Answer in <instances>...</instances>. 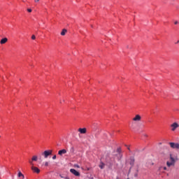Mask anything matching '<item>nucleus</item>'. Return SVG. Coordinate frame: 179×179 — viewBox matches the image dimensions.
<instances>
[{
	"mask_svg": "<svg viewBox=\"0 0 179 179\" xmlns=\"http://www.w3.org/2000/svg\"><path fill=\"white\" fill-rule=\"evenodd\" d=\"M55 159H57V155H54V156L52 157V159H53V160H55Z\"/></svg>",
	"mask_w": 179,
	"mask_h": 179,
	"instance_id": "obj_20",
	"label": "nucleus"
},
{
	"mask_svg": "<svg viewBox=\"0 0 179 179\" xmlns=\"http://www.w3.org/2000/svg\"><path fill=\"white\" fill-rule=\"evenodd\" d=\"M45 167H48V162H45Z\"/></svg>",
	"mask_w": 179,
	"mask_h": 179,
	"instance_id": "obj_21",
	"label": "nucleus"
},
{
	"mask_svg": "<svg viewBox=\"0 0 179 179\" xmlns=\"http://www.w3.org/2000/svg\"><path fill=\"white\" fill-rule=\"evenodd\" d=\"M170 159H171V162H166L168 167H171V166H174V163H176V160L174 159L173 156H171V155H170Z\"/></svg>",
	"mask_w": 179,
	"mask_h": 179,
	"instance_id": "obj_3",
	"label": "nucleus"
},
{
	"mask_svg": "<svg viewBox=\"0 0 179 179\" xmlns=\"http://www.w3.org/2000/svg\"><path fill=\"white\" fill-rule=\"evenodd\" d=\"M164 170H167V168L166 167H164Z\"/></svg>",
	"mask_w": 179,
	"mask_h": 179,
	"instance_id": "obj_28",
	"label": "nucleus"
},
{
	"mask_svg": "<svg viewBox=\"0 0 179 179\" xmlns=\"http://www.w3.org/2000/svg\"><path fill=\"white\" fill-rule=\"evenodd\" d=\"M122 158V154L121 153V148H118L116 150V152H114L113 154V158L110 159V162L113 164V163H115V159L116 160H121V159Z\"/></svg>",
	"mask_w": 179,
	"mask_h": 179,
	"instance_id": "obj_1",
	"label": "nucleus"
},
{
	"mask_svg": "<svg viewBox=\"0 0 179 179\" xmlns=\"http://www.w3.org/2000/svg\"><path fill=\"white\" fill-rule=\"evenodd\" d=\"M43 156H44L45 159L48 158V156H51V155H52V150H45L43 152Z\"/></svg>",
	"mask_w": 179,
	"mask_h": 179,
	"instance_id": "obj_2",
	"label": "nucleus"
},
{
	"mask_svg": "<svg viewBox=\"0 0 179 179\" xmlns=\"http://www.w3.org/2000/svg\"><path fill=\"white\" fill-rule=\"evenodd\" d=\"M64 179H71V178H69V177H68V176H66V177H64Z\"/></svg>",
	"mask_w": 179,
	"mask_h": 179,
	"instance_id": "obj_25",
	"label": "nucleus"
},
{
	"mask_svg": "<svg viewBox=\"0 0 179 179\" xmlns=\"http://www.w3.org/2000/svg\"><path fill=\"white\" fill-rule=\"evenodd\" d=\"M61 178H65V177L62 176V175H60Z\"/></svg>",
	"mask_w": 179,
	"mask_h": 179,
	"instance_id": "obj_27",
	"label": "nucleus"
},
{
	"mask_svg": "<svg viewBox=\"0 0 179 179\" xmlns=\"http://www.w3.org/2000/svg\"><path fill=\"white\" fill-rule=\"evenodd\" d=\"M66 31H68L66 29H64L61 32V36H65L66 34Z\"/></svg>",
	"mask_w": 179,
	"mask_h": 179,
	"instance_id": "obj_12",
	"label": "nucleus"
},
{
	"mask_svg": "<svg viewBox=\"0 0 179 179\" xmlns=\"http://www.w3.org/2000/svg\"><path fill=\"white\" fill-rule=\"evenodd\" d=\"M18 177H21L22 179H24V175H23L20 171L18 172Z\"/></svg>",
	"mask_w": 179,
	"mask_h": 179,
	"instance_id": "obj_13",
	"label": "nucleus"
},
{
	"mask_svg": "<svg viewBox=\"0 0 179 179\" xmlns=\"http://www.w3.org/2000/svg\"><path fill=\"white\" fill-rule=\"evenodd\" d=\"M128 150H129V148H128Z\"/></svg>",
	"mask_w": 179,
	"mask_h": 179,
	"instance_id": "obj_31",
	"label": "nucleus"
},
{
	"mask_svg": "<svg viewBox=\"0 0 179 179\" xmlns=\"http://www.w3.org/2000/svg\"><path fill=\"white\" fill-rule=\"evenodd\" d=\"M71 150L73 152H75V148L73 147V148H71Z\"/></svg>",
	"mask_w": 179,
	"mask_h": 179,
	"instance_id": "obj_22",
	"label": "nucleus"
},
{
	"mask_svg": "<svg viewBox=\"0 0 179 179\" xmlns=\"http://www.w3.org/2000/svg\"><path fill=\"white\" fill-rule=\"evenodd\" d=\"M29 164H31V166H34V164H33V160H29Z\"/></svg>",
	"mask_w": 179,
	"mask_h": 179,
	"instance_id": "obj_17",
	"label": "nucleus"
},
{
	"mask_svg": "<svg viewBox=\"0 0 179 179\" xmlns=\"http://www.w3.org/2000/svg\"><path fill=\"white\" fill-rule=\"evenodd\" d=\"M169 145L172 149H179V143H169Z\"/></svg>",
	"mask_w": 179,
	"mask_h": 179,
	"instance_id": "obj_5",
	"label": "nucleus"
},
{
	"mask_svg": "<svg viewBox=\"0 0 179 179\" xmlns=\"http://www.w3.org/2000/svg\"><path fill=\"white\" fill-rule=\"evenodd\" d=\"M179 24V22H178V21H176L175 22H174V24Z\"/></svg>",
	"mask_w": 179,
	"mask_h": 179,
	"instance_id": "obj_23",
	"label": "nucleus"
},
{
	"mask_svg": "<svg viewBox=\"0 0 179 179\" xmlns=\"http://www.w3.org/2000/svg\"><path fill=\"white\" fill-rule=\"evenodd\" d=\"M70 173H71V174H73V176H76V177H79L80 176V173L78 172V171L73 169H70Z\"/></svg>",
	"mask_w": 179,
	"mask_h": 179,
	"instance_id": "obj_4",
	"label": "nucleus"
},
{
	"mask_svg": "<svg viewBox=\"0 0 179 179\" xmlns=\"http://www.w3.org/2000/svg\"><path fill=\"white\" fill-rule=\"evenodd\" d=\"M8 42V39L6 38H3L1 40L0 44H5L6 43Z\"/></svg>",
	"mask_w": 179,
	"mask_h": 179,
	"instance_id": "obj_11",
	"label": "nucleus"
},
{
	"mask_svg": "<svg viewBox=\"0 0 179 179\" xmlns=\"http://www.w3.org/2000/svg\"><path fill=\"white\" fill-rule=\"evenodd\" d=\"M62 101L64 102V101H65V100L63 99Z\"/></svg>",
	"mask_w": 179,
	"mask_h": 179,
	"instance_id": "obj_29",
	"label": "nucleus"
},
{
	"mask_svg": "<svg viewBox=\"0 0 179 179\" xmlns=\"http://www.w3.org/2000/svg\"><path fill=\"white\" fill-rule=\"evenodd\" d=\"M78 132H80V134H86L87 129L86 128H80L78 129Z\"/></svg>",
	"mask_w": 179,
	"mask_h": 179,
	"instance_id": "obj_8",
	"label": "nucleus"
},
{
	"mask_svg": "<svg viewBox=\"0 0 179 179\" xmlns=\"http://www.w3.org/2000/svg\"><path fill=\"white\" fill-rule=\"evenodd\" d=\"M31 39H32V40H36V36L32 35V36H31Z\"/></svg>",
	"mask_w": 179,
	"mask_h": 179,
	"instance_id": "obj_18",
	"label": "nucleus"
},
{
	"mask_svg": "<svg viewBox=\"0 0 179 179\" xmlns=\"http://www.w3.org/2000/svg\"><path fill=\"white\" fill-rule=\"evenodd\" d=\"M105 166H106V164H104V163H103V162H101L100 164H99V167L101 169H104Z\"/></svg>",
	"mask_w": 179,
	"mask_h": 179,
	"instance_id": "obj_15",
	"label": "nucleus"
},
{
	"mask_svg": "<svg viewBox=\"0 0 179 179\" xmlns=\"http://www.w3.org/2000/svg\"><path fill=\"white\" fill-rule=\"evenodd\" d=\"M142 120V117H141L139 115H136L134 118L133 121H141Z\"/></svg>",
	"mask_w": 179,
	"mask_h": 179,
	"instance_id": "obj_9",
	"label": "nucleus"
},
{
	"mask_svg": "<svg viewBox=\"0 0 179 179\" xmlns=\"http://www.w3.org/2000/svg\"><path fill=\"white\" fill-rule=\"evenodd\" d=\"M37 159H38V157L36 155L33 156L31 158L32 162H37Z\"/></svg>",
	"mask_w": 179,
	"mask_h": 179,
	"instance_id": "obj_14",
	"label": "nucleus"
},
{
	"mask_svg": "<svg viewBox=\"0 0 179 179\" xmlns=\"http://www.w3.org/2000/svg\"><path fill=\"white\" fill-rule=\"evenodd\" d=\"M35 2H40V0H34Z\"/></svg>",
	"mask_w": 179,
	"mask_h": 179,
	"instance_id": "obj_26",
	"label": "nucleus"
},
{
	"mask_svg": "<svg viewBox=\"0 0 179 179\" xmlns=\"http://www.w3.org/2000/svg\"><path fill=\"white\" fill-rule=\"evenodd\" d=\"M73 167L77 168V169H80V166L78 164H74Z\"/></svg>",
	"mask_w": 179,
	"mask_h": 179,
	"instance_id": "obj_16",
	"label": "nucleus"
},
{
	"mask_svg": "<svg viewBox=\"0 0 179 179\" xmlns=\"http://www.w3.org/2000/svg\"><path fill=\"white\" fill-rule=\"evenodd\" d=\"M60 103H62V101H60Z\"/></svg>",
	"mask_w": 179,
	"mask_h": 179,
	"instance_id": "obj_30",
	"label": "nucleus"
},
{
	"mask_svg": "<svg viewBox=\"0 0 179 179\" xmlns=\"http://www.w3.org/2000/svg\"><path fill=\"white\" fill-rule=\"evenodd\" d=\"M134 177H138V173L134 174Z\"/></svg>",
	"mask_w": 179,
	"mask_h": 179,
	"instance_id": "obj_24",
	"label": "nucleus"
},
{
	"mask_svg": "<svg viewBox=\"0 0 179 179\" xmlns=\"http://www.w3.org/2000/svg\"><path fill=\"white\" fill-rule=\"evenodd\" d=\"M27 12H29V13H31V8H28Z\"/></svg>",
	"mask_w": 179,
	"mask_h": 179,
	"instance_id": "obj_19",
	"label": "nucleus"
},
{
	"mask_svg": "<svg viewBox=\"0 0 179 179\" xmlns=\"http://www.w3.org/2000/svg\"><path fill=\"white\" fill-rule=\"evenodd\" d=\"M31 170H32V171H34V173H36V174L40 173V169H38L34 166H31Z\"/></svg>",
	"mask_w": 179,
	"mask_h": 179,
	"instance_id": "obj_7",
	"label": "nucleus"
},
{
	"mask_svg": "<svg viewBox=\"0 0 179 179\" xmlns=\"http://www.w3.org/2000/svg\"><path fill=\"white\" fill-rule=\"evenodd\" d=\"M66 153V150L63 149L58 151L59 156H62V155H65Z\"/></svg>",
	"mask_w": 179,
	"mask_h": 179,
	"instance_id": "obj_10",
	"label": "nucleus"
},
{
	"mask_svg": "<svg viewBox=\"0 0 179 179\" xmlns=\"http://www.w3.org/2000/svg\"><path fill=\"white\" fill-rule=\"evenodd\" d=\"M171 131H176V128H178V127H179V124H178V123H177V122H174V123H173L171 125Z\"/></svg>",
	"mask_w": 179,
	"mask_h": 179,
	"instance_id": "obj_6",
	"label": "nucleus"
}]
</instances>
